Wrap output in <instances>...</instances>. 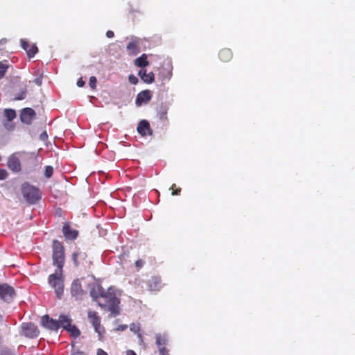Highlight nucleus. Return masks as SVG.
Returning a JSON list of instances; mask_svg holds the SVG:
<instances>
[{"label": "nucleus", "instance_id": "nucleus-19", "mask_svg": "<svg viewBox=\"0 0 355 355\" xmlns=\"http://www.w3.org/2000/svg\"><path fill=\"white\" fill-rule=\"evenodd\" d=\"M87 257V254L81 251H76L72 254V260L76 266L80 265L81 261L86 259Z\"/></svg>", "mask_w": 355, "mask_h": 355}, {"label": "nucleus", "instance_id": "nucleus-38", "mask_svg": "<svg viewBox=\"0 0 355 355\" xmlns=\"http://www.w3.org/2000/svg\"><path fill=\"white\" fill-rule=\"evenodd\" d=\"M159 119L162 120H167V110H165L159 113Z\"/></svg>", "mask_w": 355, "mask_h": 355}, {"label": "nucleus", "instance_id": "nucleus-10", "mask_svg": "<svg viewBox=\"0 0 355 355\" xmlns=\"http://www.w3.org/2000/svg\"><path fill=\"white\" fill-rule=\"evenodd\" d=\"M7 166L13 173H18L21 170V166L19 159L12 154L8 158Z\"/></svg>", "mask_w": 355, "mask_h": 355}, {"label": "nucleus", "instance_id": "nucleus-35", "mask_svg": "<svg viewBox=\"0 0 355 355\" xmlns=\"http://www.w3.org/2000/svg\"><path fill=\"white\" fill-rule=\"evenodd\" d=\"M128 80L132 85H137L139 82L138 78L133 74H130L128 76Z\"/></svg>", "mask_w": 355, "mask_h": 355}, {"label": "nucleus", "instance_id": "nucleus-47", "mask_svg": "<svg viewBox=\"0 0 355 355\" xmlns=\"http://www.w3.org/2000/svg\"><path fill=\"white\" fill-rule=\"evenodd\" d=\"M6 42H7V39H6V38H2L1 40H0L1 45H3V44H6Z\"/></svg>", "mask_w": 355, "mask_h": 355}, {"label": "nucleus", "instance_id": "nucleus-6", "mask_svg": "<svg viewBox=\"0 0 355 355\" xmlns=\"http://www.w3.org/2000/svg\"><path fill=\"white\" fill-rule=\"evenodd\" d=\"M15 295V291L10 285L3 283L0 284V298L6 302H10Z\"/></svg>", "mask_w": 355, "mask_h": 355}, {"label": "nucleus", "instance_id": "nucleus-8", "mask_svg": "<svg viewBox=\"0 0 355 355\" xmlns=\"http://www.w3.org/2000/svg\"><path fill=\"white\" fill-rule=\"evenodd\" d=\"M36 113L33 109L26 107L21 110L20 113V119L22 123L30 125L35 118Z\"/></svg>", "mask_w": 355, "mask_h": 355}, {"label": "nucleus", "instance_id": "nucleus-11", "mask_svg": "<svg viewBox=\"0 0 355 355\" xmlns=\"http://www.w3.org/2000/svg\"><path fill=\"white\" fill-rule=\"evenodd\" d=\"M88 318L94 328L96 333H101V319L97 312L89 311L88 312Z\"/></svg>", "mask_w": 355, "mask_h": 355}, {"label": "nucleus", "instance_id": "nucleus-31", "mask_svg": "<svg viewBox=\"0 0 355 355\" xmlns=\"http://www.w3.org/2000/svg\"><path fill=\"white\" fill-rule=\"evenodd\" d=\"M170 189L172 190L173 196H178L180 194L181 188H176L175 184H172Z\"/></svg>", "mask_w": 355, "mask_h": 355}, {"label": "nucleus", "instance_id": "nucleus-45", "mask_svg": "<svg viewBox=\"0 0 355 355\" xmlns=\"http://www.w3.org/2000/svg\"><path fill=\"white\" fill-rule=\"evenodd\" d=\"M26 336H27L30 338H37V334H26Z\"/></svg>", "mask_w": 355, "mask_h": 355}, {"label": "nucleus", "instance_id": "nucleus-1", "mask_svg": "<svg viewBox=\"0 0 355 355\" xmlns=\"http://www.w3.org/2000/svg\"><path fill=\"white\" fill-rule=\"evenodd\" d=\"M98 291L101 293L98 300V306L110 311L113 315L119 314V300L116 295L112 293H105L103 288H98Z\"/></svg>", "mask_w": 355, "mask_h": 355}, {"label": "nucleus", "instance_id": "nucleus-43", "mask_svg": "<svg viewBox=\"0 0 355 355\" xmlns=\"http://www.w3.org/2000/svg\"><path fill=\"white\" fill-rule=\"evenodd\" d=\"M106 36L108 37V38H112L114 36V33L112 31H107V33H106Z\"/></svg>", "mask_w": 355, "mask_h": 355}, {"label": "nucleus", "instance_id": "nucleus-41", "mask_svg": "<svg viewBox=\"0 0 355 355\" xmlns=\"http://www.w3.org/2000/svg\"><path fill=\"white\" fill-rule=\"evenodd\" d=\"M85 82L83 80L82 78H80L77 81V86L79 87H82L85 85Z\"/></svg>", "mask_w": 355, "mask_h": 355}, {"label": "nucleus", "instance_id": "nucleus-2", "mask_svg": "<svg viewBox=\"0 0 355 355\" xmlns=\"http://www.w3.org/2000/svg\"><path fill=\"white\" fill-rule=\"evenodd\" d=\"M21 194L29 204H35L42 198L40 190L28 182H24L21 187Z\"/></svg>", "mask_w": 355, "mask_h": 355}, {"label": "nucleus", "instance_id": "nucleus-30", "mask_svg": "<svg viewBox=\"0 0 355 355\" xmlns=\"http://www.w3.org/2000/svg\"><path fill=\"white\" fill-rule=\"evenodd\" d=\"M53 173V168L51 166H46L45 168L44 175L46 178L52 177Z\"/></svg>", "mask_w": 355, "mask_h": 355}, {"label": "nucleus", "instance_id": "nucleus-12", "mask_svg": "<svg viewBox=\"0 0 355 355\" xmlns=\"http://www.w3.org/2000/svg\"><path fill=\"white\" fill-rule=\"evenodd\" d=\"M62 233L69 240H74L78 235V231L71 228L69 223H65L62 227Z\"/></svg>", "mask_w": 355, "mask_h": 355}, {"label": "nucleus", "instance_id": "nucleus-9", "mask_svg": "<svg viewBox=\"0 0 355 355\" xmlns=\"http://www.w3.org/2000/svg\"><path fill=\"white\" fill-rule=\"evenodd\" d=\"M156 345L160 355H169L168 350L166 349L168 339L164 334H157Z\"/></svg>", "mask_w": 355, "mask_h": 355}, {"label": "nucleus", "instance_id": "nucleus-22", "mask_svg": "<svg viewBox=\"0 0 355 355\" xmlns=\"http://www.w3.org/2000/svg\"><path fill=\"white\" fill-rule=\"evenodd\" d=\"M159 78L162 80H168L172 76V70L170 67L166 69L163 67L158 74Z\"/></svg>", "mask_w": 355, "mask_h": 355}, {"label": "nucleus", "instance_id": "nucleus-32", "mask_svg": "<svg viewBox=\"0 0 355 355\" xmlns=\"http://www.w3.org/2000/svg\"><path fill=\"white\" fill-rule=\"evenodd\" d=\"M96 83H97L96 78L95 76H91L90 78H89V87L92 89H96Z\"/></svg>", "mask_w": 355, "mask_h": 355}, {"label": "nucleus", "instance_id": "nucleus-20", "mask_svg": "<svg viewBox=\"0 0 355 355\" xmlns=\"http://www.w3.org/2000/svg\"><path fill=\"white\" fill-rule=\"evenodd\" d=\"M71 293L73 296L76 297H78L82 295L83 290L81 288V284L79 280H76L73 282L71 287Z\"/></svg>", "mask_w": 355, "mask_h": 355}, {"label": "nucleus", "instance_id": "nucleus-13", "mask_svg": "<svg viewBox=\"0 0 355 355\" xmlns=\"http://www.w3.org/2000/svg\"><path fill=\"white\" fill-rule=\"evenodd\" d=\"M21 46L24 49L29 58H33L37 53V47L35 44H31L28 42L21 40Z\"/></svg>", "mask_w": 355, "mask_h": 355}, {"label": "nucleus", "instance_id": "nucleus-39", "mask_svg": "<svg viewBox=\"0 0 355 355\" xmlns=\"http://www.w3.org/2000/svg\"><path fill=\"white\" fill-rule=\"evenodd\" d=\"M33 82L35 85H38V86H40V85L42 84V76H40V77H37V78H35V79L33 80Z\"/></svg>", "mask_w": 355, "mask_h": 355}, {"label": "nucleus", "instance_id": "nucleus-16", "mask_svg": "<svg viewBox=\"0 0 355 355\" xmlns=\"http://www.w3.org/2000/svg\"><path fill=\"white\" fill-rule=\"evenodd\" d=\"M137 132L141 135V136H146L147 133L149 135H152V130L150 128L149 123L146 120H142L139 123V125L137 126Z\"/></svg>", "mask_w": 355, "mask_h": 355}, {"label": "nucleus", "instance_id": "nucleus-28", "mask_svg": "<svg viewBox=\"0 0 355 355\" xmlns=\"http://www.w3.org/2000/svg\"><path fill=\"white\" fill-rule=\"evenodd\" d=\"M8 68V64L0 62V80L5 76Z\"/></svg>", "mask_w": 355, "mask_h": 355}, {"label": "nucleus", "instance_id": "nucleus-24", "mask_svg": "<svg viewBox=\"0 0 355 355\" xmlns=\"http://www.w3.org/2000/svg\"><path fill=\"white\" fill-rule=\"evenodd\" d=\"M72 336V340H71V345L73 348V352L71 353V355H85L83 352L80 351H75V343H76V340L78 338L80 334H71Z\"/></svg>", "mask_w": 355, "mask_h": 355}, {"label": "nucleus", "instance_id": "nucleus-18", "mask_svg": "<svg viewBox=\"0 0 355 355\" xmlns=\"http://www.w3.org/2000/svg\"><path fill=\"white\" fill-rule=\"evenodd\" d=\"M232 52L230 49H222L218 53L219 59L224 62H229L232 58Z\"/></svg>", "mask_w": 355, "mask_h": 355}, {"label": "nucleus", "instance_id": "nucleus-25", "mask_svg": "<svg viewBox=\"0 0 355 355\" xmlns=\"http://www.w3.org/2000/svg\"><path fill=\"white\" fill-rule=\"evenodd\" d=\"M4 116L7 119L8 121H12L16 118V112L12 109H5Z\"/></svg>", "mask_w": 355, "mask_h": 355}, {"label": "nucleus", "instance_id": "nucleus-34", "mask_svg": "<svg viewBox=\"0 0 355 355\" xmlns=\"http://www.w3.org/2000/svg\"><path fill=\"white\" fill-rule=\"evenodd\" d=\"M130 330L133 333H138L140 331V324L138 323L137 324L132 323L130 325Z\"/></svg>", "mask_w": 355, "mask_h": 355}, {"label": "nucleus", "instance_id": "nucleus-40", "mask_svg": "<svg viewBox=\"0 0 355 355\" xmlns=\"http://www.w3.org/2000/svg\"><path fill=\"white\" fill-rule=\"evenodd\" d=\"M4 127L6 128V130L11 131L15 128V125L9 123H5L3 124Z\"/></svg>", "mask_w": 355, "mask_h": 355}, {"label": "nucleus", "instance_id": "nucleus-5", "mask_svg": "<svg viewBox=\"0 0 355 355\" xmlns=\"http://www.w3.org/2000/svg\"><path fill=\"white\" fill-rule=\"evenodd\" d=\"M59 329L62 328L67 333H80L79 329L73 324V320L66 314H60L58 318Z\"/></svg>", "mask_w": 355, "mask_h": 355}, {"label": "nucleus", "instance_id": "nucleus-15", "mask_svg": "<svg viewBox=\"0 0 355 355\" xmlns=\"http://www.w3.org/2000/svg\"><path fill=\"white\" fill-rule=\"evenodd\" d=\"M150 291H157L162 287V280L159 277H152L147 282Z\"/></svg>", "mask_w": 355, "mask_h": 355}, {"label": "nucleus", "instance_id": "nucleus-44", "mask_svg": "<svg viewBox=\"0 0 355 355\" xmlns=\"http://www.w3.org/2000/svg\"><path fill=\"white\" fill-rule=\"evenodd\" d=\"M97 355H108L107 352H105L102 349H98L97 350Z\"/></svg>", "mask_w": 355, "mask_h": 355}, {"label": "nucleus", "instance_id": "nucleus-37", "mask_svg": "<svg viewBox=\"0 0 355 355\" xmlns=\"http://www.w3.org/2000/svg\"><path fill=\"white\" fill-rule=\"evenodd\" d=\"M8 176V173L6 169H0V180H6Z\"/></svg>", "mask_w": 355, "mask_h": 355}, {"label": "nucleus", "instance_id": "nucleus-42", "mask_svg": "<svg viewBox=\"0 0 355 355\" xmlns=\"http://www.w3.org/2000/svg\"><path fill=\"white\" fill-rule=\"evenodd\" d=\"M127 328H128V326L126 324H123V325L118 326L116 329L117 331H123L126 330Z\"/></svg>", "mask_w": 355, "mask_h": 355}, {"label": "nucleus", "instance_id": "nucleus-33", "mask_svg": "<svg viewBox=\"0 0 355 355\" xmlns=\"http://www.w3.org/2000/svg\"><path fill=\"white\" fill-rule=\"evenodd\" d=\"M26 95V90H22L19 92L17 96L15 97L14 100H23L25 98Z\"/></svg>", "mask_w": 355, "mask_h": 355}, {"label": "nucleus", "instance_id": "nucleus-27", "mask_svg": "<svg viewBox=\"0 0 355 355\" xmlns=\"http://www.w3.org/2000/svg\"><path fill=\"white\" fill-rule=\"evenodd\" d=\"M0 355H17L12 350L6 347H0Z\"/></svg>", "mask_w": 355, "mask_h": 355}, {"label": "nucleus", "instance_id": "nucleus-29", "mask_svg": "<svg viewBox=\"0 0 355 355\" xmlns=\"http://www.w3.org/2000/svg\"><path fill=\"white\" fill-rule=\"evenodd\" d=\"M98 288H101V286H96V288H93L90 291L91 296L98 302V297H100V293L98 291Z\"/></svg>", "mask_w": 355, "mask_h": 355}, {"label": "nucleus", "instance_id": "nucleus-48", "mask_svg": "<svg viewBox=\"0 0 355 355\" xmlns=\"http://www.w3.org/2000/svg\"><path fill=\"white\" fill-rule=\"evenodd\" d=\"M47 137V134L46 132H44L41 135V138L42 139H44V138H46Z\"/></svg>", "mask_w": 355, "mask_h": 355}, {"label": "nucleus", "instance_id": "nucleus-17", "mask_svg": "<svg viewBox=\"0 0 355 355\" xmlns=\"http://www.w3.org/2000/svg\"><path fill=\"white\" fill-rule=\"evenodd\" d=\"M138 76L145 83L147 84H150L155 80V75L153 72L147 73L146 69H140L138 72Z\"/></svg>", "mask_w": 355, "mask_h": 355}, {"label": "nucleus", "instance_id": "nucleus-14", "mask_svg": "<svg viewBox=\"0 0 355 355\" xmlns=\"http://www.w3.org/2000/svg\"><path fill=\"white\" fill-rule=\"evenodd\" d=\"M152 98L151 92L150 90H144L139 92L136 98V104L141 105L143 103H147Z\"/></svg>", "mask_w": 355, "mask_h": 355}, {"label": "nucleus", "instance_id": "nucleus-46", "mask_svg": "<svg viewBox=\"0 0 355 355\" xmlns=\"http://www.w3.org/2000/svg\"><path fill=\"white\" fill-rule=\"evenodd\" d=\"M127 355H137L136 353L132 350H128Z\"/></svg>", "mask_w": 355, "mask_h": 355}, {"label": "nucleus", "instance_id": "nucleus-7", "mask_svg": "<svg viewBox=\"0 0 355 355\" xmlns=\"http://www.w3.org/2000/svg\"><path fill=\"white\" fill-rule=\"evenodd\" d=\"M41 324L50 331H58L59 329L58 320L53 319L47 314L41 318Z\"/></svg>", "mask_w": 355, "mask_h": 355}, {"label": "nucleus", "instance_id": "nucleus-26", "mask_svg": "<svg viewBox=\"0 0 355 355\" xmlns=\"http://www.w3.org/2000/svg\"><path fill=\"white\" fill-rule=\"evenodd\" d=\"M23 330L28 331V333H35L37 327L33 323H27L23 325Z\"/></svg>", "mask_w": 355, "mask_h": 355}, {"label": "nucleus", "instance_id": "nucleus-36", "mask_svg": "<svg viewBox=\"0 0 355 355\" xmlns=\"http://www.w3.org/2000/svg\"><path fill=\"white\" fill-rule=\"evenodd\" d=\"M145 261L142 259H138L135 261V265L137 270H140L144 266Z\"/></svg>", "mask_w": 355, "mask_h": 355}, {"label": "nucleus", "instance_id": "nucleus-49", "mask_svg": "<svg viewBox=\"0 0 355 355\" xmlns=\"http://www.w3.org/2000/svg\"><path fill=\"white\" fill-rule=\"evenodd\" d=\"M1 320V315H0V320Z\"/></svg>", "mask_w": 355, "mask_h": 355}, {"label": "nucleus", "instance_id": "nucleus-23", "mask_svg": "<svg viewBox=\"0 0 355 355\" xmlns=\"http://www.w3.org/2000/svg\"><path fill=\"white\" fill-rule=\"evenodd\" d=\"M147 55L143 53L140 57L135 60V64L139 67H145L149 64Z\"/></svg>", "mask_w": 355, "mask_h": 355}, {"label": "nucleus", "instance_id": "nucleus-21", "mask_svg": "<svg viewBox=\"0 0 355 355\" xmlns=\"http://www.w3.org/2000/svg\"><path fill=\"white\" fill-rule=\"evenodd\" d=\"M126 49L130 55H136L139 52L138 42L135 40L129 42Z\"/></svg>", "mask_w": 355, "mask_h": 355}, {"label": "nucleus", "instance_id": "nucleus-3", "mask_svg": "<svg viewBox=\"0 0 355 355\" xmlns=\"http://www.w3.org/2000/svg\"><path fill=\"white\" fill-rule=\"evenodd\" d=\"M52 248L53 263L57 267L58 270L62 272L65 260L64 246L59 241L55 239L53 241Z\"/></svg>", "mask_w": 355, "mask_h": 355}, {"label": "nucleus", "instance_id": "nucleus-4", "mask_svg": "<svg viewBox=\"0 0 355 355\" xmlns=\"http://www.w3.org/2000/svg\"><path fill=\"white\" fill-rule=\"evenodd\" d=\"M48 282L50 286L54 288L58 298L60 299L64 292L62 272H60L57 269L55 273L49 276Z\"/></svg>", "mask_w": 355, "mask_h": 355}]
</instances>
